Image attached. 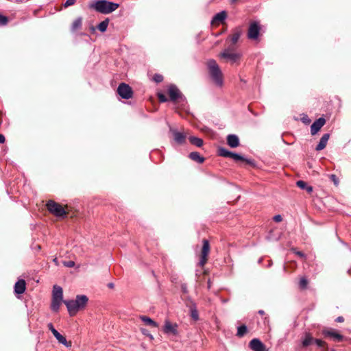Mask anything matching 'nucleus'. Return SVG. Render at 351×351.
<instances>
[{
  "label": "nucleus",
  "instance_id": "1",
  "mask_svg": "<svg viewBox=\"0 0 351 351\" xmlns=\"http://www.w3.org/2000/svg\"><path fill=\"white\" fill-rule=\"evenodd\" d=\"M207 69L209 77L212 82L218 87H222L223 85V73L217 63L213 59L207 61Z\"/></svg>",
  "mask_w": 351,
  "mask_h": 351
},
{
  "label": "nucleus",
  "instance_id": "2",
  "mask_svg": "<svg viewBox=\"0 0 351 351\" xmlns=\"http://www.w3.org/2000/svg\"><path fill=\"white\" fill-rule=\"evenodd\" d=\"M119 7V3L106 0H92L89 3V8L104 14H110L116 10Z\"/></svg>",
  "mask_w": 351,
  "mask_h": 351
},
{
  "label": "nucleus",
  "instance_id": "3",
  "mask_svg": "<svg viewBox=\"0 0 351 351\" xmlns=\"http://www.w3.org/2000/svg\"><path fill=\"white\" fill-rule=\"evenodd\" d=\"M88 298L85 295H77L75 300H64L69 313L71 316L75 315L80 310L85 308Z\"/></svg>",
  "mask_w": 351,
  "mask_h": 351
},
{
  "label": "nucleus",
  "instance_id": "4",
  "mask_svg": "<svg viewBox=\"0 0 351 351\" xmlns=\"http://www.w3.org/2000/svg\"><path fill=\"white\" fill-rule=\"evenodd\" d=\"M63 291L62 287L54 285L52 294V302L51 308L53 311H58L63 301Z\"/></svg>",
  "mask_w": 351,
  "mask_h": 351
},
{
  "label": "nucleus",
  "instance_id": "5",
  "mask_svg": "<svg viewBox=\"0 0 351 351\" xmlns=\"http://www.w3.org/2000/svg\"><path fill=\"white\" fill-rule=\"evenodd\" d=\"M47 208L49 212L56 217H64L66 215V212L64 208L58 203L53 200H49L47 202Z\"/></svg>",
  "mask_w": 351,
  "mask_h": 351
},
{
  "label": "nucleus",
  "instance_id": "6",
  "mask_svg": "<svg viewBox=\"0 0 351 351\" xmlns=\"http://www.w3.org/2000/svg\"><path fill=\"white\" fill-rule=\"evenodd\" d=\"M168 94L170 100L174 103L185 101V97L183 96L178 87L174 84H171L169 86Z\"/></svg>",
  "mask_w": 351,
  "mask_h": 351
},
{
  "label": "nucleus",
  "instance_id": "7",
  "mask_svg": "<svg viewBox=\"0 0 351 351\" xmlns=\"http://www.w3.org/2000/svg\"><path fill=\"white\" fill-rule=\"evenodd\" d=\"M118 94L123 98L128 99L132 97L133 91L131 87L125 83H121L117 88Z\"/></svg>",
  "mask_w": 351,
  "mask_h": 351
},
{
  "label": "nucleus",
  "instance_id": "8",
  "mask_svg": "<svg viewBox=\"0 0 351 351\" xmlns=\"http://www.w3.org/2000/svg\"><path fill=\"white\" fill-rule=\"evenodd\" d=\"M49 330L53 333V336L56 338L59 343H62L66 348H69L71 346V342L67 341L66 338L62 335L55 328L53 327L51 323H49L48 325Z\"/></svg>",
  "mask_w": 351,
  "mask_h": 351
},
{
  "label": "nucleus",
  "instance_id": "9",
  "mask_svg": "<svg viewBox=\"0 0 351 351\" xmlns=\"http://www.w3.org/2000/svg\"><path fill=\"white\" fill-rule=\"evenodd\" d=\"M210 252L209 242L206 239L203 240V245L202 249L201 258L199 263L200 266H204L208 260V256Z\"/></svg>",
  "mask_w": 351,
  "mask_h": 351
},
{
  "label": "nucleus",
  "instance_id": "10",
  "mask_svg": "<svg viewBox=\"0 0 351 351\" xmlns=\"http://www.w3.org/2000/svg\"><path fill=\"white\" fill-rule=\"evenodd\" d=\"M178 326L177 324H172L169 320L165 319L163 326V332L167 335H177L178 334Z\"/></svg>",
  "mask_w": 351,
  "mask_h": 351
},
{
  "label": "nucleus",
  "instance_id": "11",
  "mask_svg": "<svg viewBox=\"0 0 351 351\" xmlns=\"http://www.w3.org/2000/svg\"><path fill=\"white\" fill-rule=\"evenodd\" d=\"M261 27L257 22H253L250 24L248 29L247 36L250 39L256 40L258 38Z\"/></svg>",
  "mask_w": 351,
  "mask_h": 351
},
{
  "label": "nucleus",
  "instance_id": "12",
  "mask_svg": "<svg viewBox=\"0 0 351 351\" xmlns=\"http://www.w3.org/2000/svg\"><path fill=\"white\" fill-rule=\"evenodd\" d=\"M219 56L229 60L231 63L237 62L241 57L239 53L230 52L228 49H225L220 53Z\"/></svg>",
  "mask_w": 351,
  "mask_h": 351
},
{
  "label": "nucleus",
  "instance_id": "13",
  "mask_svg": "<svg viewBox=\"0 0 351 351\" xmlns=\"http://www.w3.org/2000/svg\"><path fill=\"white\" fill-rule=\"evenodd\" d=\"M250 348L253 351H267L265 346L258 339L254 338L249 343Z\"/></svg>",
  "mask_w": 351,
  "mask_h": 351
},
{
  "label": "nucleus",
  "instance_id": "14",
  "mask_svg": "<svg viewBox=\"0 0 351 351\" xmlns=\"http://www.w3.org/2000/svg\"><path fill=\"white\" fill-rule=\"evenodd\" d=\"M326 123V120L320 117L315 121L311 126V133L312 135L316 134Z\"/></svg>",
  "mask_w": 351,
  "mask_h": 351
},
{
  "label": "nucleus",
  "instance_id": "15",
  "mask_svg": "<svg viewBox=\"0 0 351 351\" xmlns=\"http://www.w3.org/2000/svg\"><path fill=\"white\" fill-rule=\"evenodd\" d=\"M323 335L326 337H332L335 340H336L338 342H340L343 340V336L339 333H337L335 330L333 329H328V330H323Z\"/></svg>",
  "mask_w": 351,
  "mask_h": 351
},
{
  "label": "nucleus",
  "instance_id": "16",
  "mask_svg": "<svg viewBox=\"0 0 351 351\" xmlns=\"http://www.w3.org/2000/svg\"><path fill=\"white\" fill-rule=\"evenodd\" d=\"M170 131L172 132L174 140L176 143L178 144H183L185 142L186 135L184 133L173 129H170Z\"/></svg>",
  "mask_w": 351,
  "mask_h": 351
},
{
  "label": "nucleus",
  "instance_id": "17",
  "mask_svg": "<svg viewBox=\"0 0 351 351\" xmlns=\"http://www.w3.org/2000/svg\"><path fill=\"white\" fill-rule=\"evenodd\" d=\"M26 289L25 281L23 279L18 280L14 285V292L16 294H22Z\"/></svg>",
  "mask_w": 351,
  "mask_h": 351
},
{
  "label": "nucleus",
  "instance_id": "18",
  "mask_svg": "<svg viewBox=\"0 0 351 351\" xmlns=\"http://www.w3.org/2000/svg\"><path fill=\"white\" fill-rule=\"evenodd\" d=\"M227 143L232 148L237 147L239 145V137L235 134H229L227 136Z\"/></svg>",
  "mask_w": 351,
  "mask_h": 351
},
{
  "label": "nucleus",
  "instance_id": "19",
  "mask_svg": "<svg viewBox=\"0 0 351 351\" xmlns=\"http://www.w3.org/2000/svg\"><path fill=\"white\" fill-rule=\"evenodd\" d=\"M329 138H330L329 134H328V133L324 134L322 136V137L321 138V139L319 140V142L317 144V145L316 146L315 149L317 151H321V150L324 149L327 145Z\"/></svg>",
  "mask_w": 351,
  "mask_h": 351
},
{
  "label": "nucleus",
  "instance_id": "20",
  "mask_svg": "<svg viewBox=\"0 0 351 351\" xmlns=\"http://www.w3.org/2000/svg\"><path fill=\"white\" fill-rule=\"evenodd\" d=\"M227 17V14L225 11H221L217 13L212 19V23L216 22H223Z\"/></svg>",
  "mask_w": 351,
  "mask_h": 351
},
{
  "label": "nucleus",
  "instance_id": "21",
  "mask_svg": "<svg viewBox=\"0 0 351 351\" xmlns=\"http://www.w3.org/2000/svg\"><path fill=\"white\" fill-rule=\"evenodd\" d=\"M189 158L197 162L199 164H202L204 162L205 159L203 156H200V154L197 152H193L189 154Z\"/></svg>",
  "mask_w": 351,
  "mask_h": 351
},
{
  "label": "nucleus",
  "instance_id": "22",
  "mask_svg": "<svg viewBox=\"0 0 351 351\" xmlns=\"http://www.w3.org/2000/svg\"><path fill=\"white\" fill-rule=\"evenodd\" d=\"M241 35V30L239 28H237L233 34L230 36L229 38L232 43V44L234 45L239 40L240 36Z\"/></svg>",
  "mask_w": 351,
  "mask_h": 351
},
{
  "label": "nucleus",
  "instance_id": "23",
  "mask_svg": "<svg viewBox=\"0 0 351 351\" xmlns=\"http://www.w3.org/2000/svg\"><path fill=\"white\" fill-rule=\"evenodd\" d=\"M82 25V17H78L73 22L71 29L72 32H75V31L81 29Z\"/></svg>",
  "mask_w": 351,
  "mask_h": 351
},
{
  "label": "nucleus",
  "instance_id": "24",
  "mask_svg": "<svg viewBox=\"0 0 351 351\" xmlns=\"http://www.w3.org/2000/svg\"><path fill=\"white\" fill-rule=\"evenodd\" d=\"M218 155L225 158H230L232 157V154L233 152L228 151L227 149L220 147L218 149Z\"/></svg>",
  "mask_w": 351,
  "mask_h": 351
},
{
  "label": "nucleus",
  "instance_id": "25",
  "mask_svg": "<svg viewBox=\"0 0 351 351\" xmlns=\"http://www.w3.org/2000/svg\"><path fill=\"white\" fill-rule=\"evenodd\" d=\"M296 185L300 188L301 189H304L306 190L308 193H311L313 191V187L311 186H308L307 185V183L305 182L303 180H298L297 182H296Z\"/></svg>",
  "mask_w": 351,
  "mask_h": 351
},
{
  "label": "nucleus",
  "instance_id": "26",
  "mask_svg": "<svg viewBox=\"0 0 351 351\" xmlns=\"http://www.w3.org/2000/svg\"><path fill=\"white\" fill-rule=\"evenodd\" d=\"M141 319L147 325L152 326L155 328L158 326V324L149 317L141 316Z\"/></svg>",
  "mask_w": 351,
  "mask_h": 351
},
{
  "label": "nucleus",
  "instance_id": "27",
  "mask_svg": "<svg viewBox=\"0 0 351 351\" xmlns=\"http://www.w3.org/2000/svg\"><path fill=\"white\" fill-rule=\"evenodd\" d=\"M190 311H191V317L194 320H197L199 319V315L197 310V307L195 303H193L191 306H190Z\"/></svg>",
  "mask_w": 351,
  "mask_h": 351
},
{
  "label": "nucleus",
  "instance_id": "28",
  "mask_svg": "<svg viewBox=\"0 0 351 351\" xmlns=\"http://www.w3.org/2000/svg\"><path fill=\"white\" fill-rule=\"evenodd\" d=\"M189 141L191 144L200 147L203 145V140L200 138L195 137V136H190L189 137Z\"/></svg>",
  "mask_w": 351,
  "mask_h": 351
},
{
  "label": "nucleus",
  "instance_id": "29",
  "mask_svg": "<svg viewBox=\"0 0 351 351\" xmlns=\"http://www.w3.org/2000/svg\"><path fill=\"white\" fill-rule=\"evenodd\" d=\"M108 23H109V19H106L105 20H104L103 21H101V23H99L97 25V29L101 32H104L106 31L107 29V27H108Z\"/></svg>",
  "mask_w": 351,
  "mask_h": 351
},
{
  "label": "nucleus",
  "instance_id": "30",
  "mask_svg": "<svg viewBox=\"0 0 351 351\" xmlns=\"http://www.w3.org/2000/svg\"><path fill=\"white\" fill-rule=\"evenodd\" d=\"M247 332V328L245 325H241V326H239L238 328H237V336H238L239 337H243Z\"/></svg>",
  "mask_w": 351,
  "mask_h": 351
},
{
  "label": "nucleus",
  "instance_id": "31",
  "mask_svg": "<svg viewBox=\"0 0 351 351\" xmlns=\"http://www.w3.org/2000/svg\"><path fill=\"white\" fill-rule=\"evenodd\" d=\"M231 158H232L233 160H234L236 161L242 160V161H246L249 164L252 163V161L250 160H247V159L245 158L243 156H242L241 155L237 154V153H234V152L232 154Z\"/></svg>",
  "mask_w": 351,
  "mask_h": 351
},
{
  "label": "nucleus",
  "instance_id": "32",
  "mask_svg": "<svg viewBox=\"0 0 351 351\" xmlns=\"http://www.w3.org/2000/svg\"><path fill=\"white\" fill-rule=\"evenodd\" d=\"M313 341V338L310 335H306L305 338L302 341V345L304 347H306L312 343Z\"/></svg>",
  "mask_w": 351,
  "mask_h": 351
},
{
  "label": "nucleus",
  "instance_id": "33",
  "mask_svg": "<svg viewBox=\"0 0 351 351\" xmlns=\"http://www.w3.org/2000/svg\"><path fill=\"white\" fill-rule=\"evenodd\" d=\"M308 285V280L305 277H302L300 278L299 282V286L302 289H304L306 288Z\"/></svg>",
  "mask_w": 351,
  "mask_h": 351
},
{
  "label": "nucleus",
  "instance_id": "34",
  "mask_svg": "<svg viewBox=\"0 0 351 351\" xmlns=\"http://www.w3.org/2000/svg\"><path fill=\"white\" fill-rule=\"evenodd\" d=\"M8 18L0 14V26H5L8 23Z\"/></svg>",
  "mask_w": 351,
  "mask_h": 351
},
{
  "label": "nucleus",
  "instance_id": "35",
  "mask_svg": "<svg viewBox=\"0 0 351 351\" xmlns=\"http://www.w3.org/2000/svg\"><path fill=\"white\" fill-rule=\"evenodd\" d=\"M313 341L319 348H323L326 345V343L324 341L321 340V339H313Z\"/></svg>",
  "mask_w": 351,
  "mask_h": 351
},
{
  "label": "nucleus",
  "instance_id": "36",
  "mask_svg": "<svg viewBox=\"0 0 351 351\" xmlns=\"http://www.w3.org/2000/svg\"><path fill=\"white\" fill-rule=\"evenodd\" d=\"M158 98L160 102H166L168 101L167 97L163 93H158Z\"/></svg>",
  "mask_w": 351,
  "mask_h": 351
},
{
  "label": "nucleus",
  "instance_id": "37",
  "mask_svg": "<svg viewBox=\"0 0 351 351\" xmlns=\"http://www.w3.org/2000/svg\"><path fill=\"white\" fill-rule=\"evenodd\" d=\"M154 80L157 82H161L163 80V76L160 74H155L154 76Z\"/></svg>",
  "mask_w": 351,
  "mask_h": 351
},
{
  "label": "nucleus",
  "instance_id": "38",
  "mask_svg": "<svg viewBox=\"0 0 351 351\" xmlns=\"http://www.w3.org/2000/svg\"><path fill=\"white\" fill-rule=\"evenodd\" d=\"M76 0H66L65 3H64V6L65 8H68L71 5H73L75 3Z\"/></svg>",
  "mask_w": 351,
  "mask_h": 351
},
{
  "label": "nucleus",
  "instance_id": "39",
  "mask_svg": "<svg viewBox=\"0 0 351 351\" xmlns=\"http://www.w3.org/2000/svg\"><path fill=\"white\" fill-rule=\"evenodd\" d=\"M64 265L67 267H73L75 266V263L73 261H69L64 263Z\"/></svg>",
  "mask_w": 351,
  "mask_h": 351
},
{
  "label": "nucleus",
  "instance_id": "40",
  "mask_svg": "<svg viewBox=\"0 0 351 351\" xmlns=\"http://www.w3.org/2000/svg\"><path fill=\"white\" fill-rule=\"evenodd\" d=\"M141 332L143 335L148 336L150 339H153V336L149 333L148 330L145 328H141Z\"/></svg>",
  "mask_w": 351,
  "mask_h": 351
},
{
  "label": "nucleus",
  "instance_id": "41",
  "mask_svg": "<svg viewBox=\"0 0 351 351\" xmlns=\"http://www.w3.org/2000/svg\"><path fill=\"white\" fill-rule=\"evenodd\" d=\"M274 220L276 222H280L282 220V217L280 215H277L274 217Z\"/></svg>",
  "mask_w": 351,
  "mask_h": 351
},
{
  "label": "nucleus",
  "instance_id": "42",
  "mask_svg": "<svg viewBox=\"0 0 351 351\" xmlns=\"http://www.w3.org/2000/svg\"><path fill=\"white\" fill-rule=\"evenodd\" d=\"M330 179L334 182L335 184L337 185L338 184V179L335 175H330Z\"/></svg>",
  "mask_w": 351,
  "mask_h": 351
},
{
  "label": "nucleus",
  "instance_id": "43",
  "mask_svg": "<svg viewBox=\"0 0 351 351\" xmlns=\"http://www.w3.org/2000/svg\"><path fill=\"white\" fill-rule=\"evenodd\" d=\"M5 141V136L0 134V143H3Z\"/></svg>",
  "mask_w": 351,
  "mask_h": 351
},
{
  "label": "nucleus",
  "instance_id": "44",
  "mask_svg": "<svg viewBox=\"0 0 351 351\" xmlns=\"http://www.w3.org/2000/svg\"><path fill=\"white\" fill-rule=\"evenodd\" d=\"M343 320H344V319L342 316H339L336 319V322H343Z\"/></svg>",
  "mask_w": 351,
  "mask_h": 351
},
{
  "label": "nucleus",
  "instance_id": "45",
  "mask_svg": "<svg viewBox=\"0 0 351 351\" xmlns=\"http://www.w3.org/2000/svg\"><path fill=\"white\" fill-rule=\"evenodd\" d=\"M182 290L184 293H187V287L186 285H182Z\"/></svg>",
  "mask_w": 351,
  "mask_h": 351
},
{
  "label": "nucleus",
  "instance_id": "46",
  "mask_svg": "<svg viewBox=\"0 0 351 351\" xmlns=\"http://www.w3.org/2000/svg\"><path fill=\"white\" fill-rule=\"evenodd\" d=\"M296 254L298 255L300 257H304V254L302 252H297Z\"/></svg>",
  "mask_w": 351,
  "mask_h": 351
},
{
  "label": "nucleus",
  "instance_id": "47",
  "mask_svg": "<svg viewBox=\"0 0 351 351\" xmlns=\"http://www.w3.org/2000/svg\"><path fill=\"white\" fill-rule=\"evenodd\" d=\"M258 313L261 315H265V312L263 310H259L258 311Z\"/></svg>",
  "mask_w": 351,
  "mask_h": 351
},
{
  "label": "nucleus",
  "instance_id": "48",
  "mask_svg": "<svg viewBox=\"0 0 351 351\" xmlns=\"http://www.w3.org/2000/svg\"><path fill=\"white\" fill-rule=\"evenodd\" d=\"M108 287H110V288H112L113 287V284L112 283H109L108 284Z\"/></svg>",
  "mask_w": 351,
  "mask_h": 351
}]
</instances>
